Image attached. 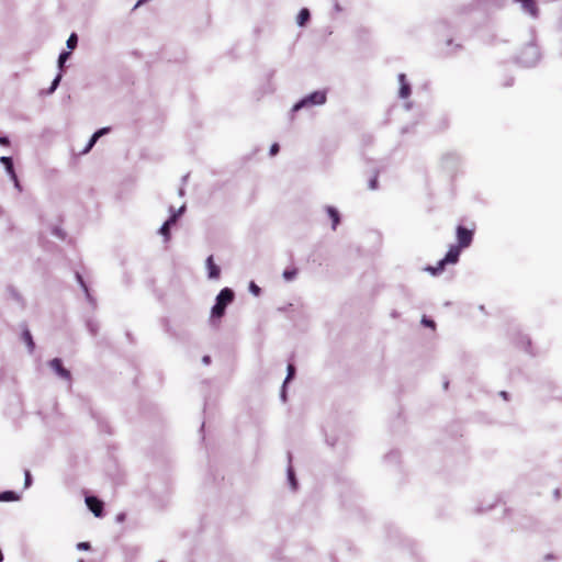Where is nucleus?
Listing matches in <instances>:
<instances>
[{
  "mask_svg": "<svg viewBox=\"0 0 562 562\" xmlns=\"http://www.w3.org/2000/svg\"><path fill=\"white\" fill-rule=\"evenodd\" d=\"M540 59V50L535 41H530L517 56V63L524 67H533Z\"/></svg>",
  "mask_w": 562,
  "mask_h": 562,
  "instance_id": "f257e3e1",
  "label": "nucleus"
},
{
  "mask_svg": "<svg viewBox=\"0 0 562 562\" xmlns=\"http://www.w3.org/2000/svg\"><path fill=\"white\" fill-rule=\"evenodd\" d=\"M234 291L229 288H224L216 296L214 306L212 307V317H222L225 314L226 306L234 300Z\"/></svg>",
  "mask_w": 562,
  "mask_h": 562,
  "instance_id": "f03ea898",
  "label": "nucleus"
},
{
  "mask_svg": "<svg viewBox=\"0 0 562 562\" xmlns=\"http://www.w3.org/2000/svg\"><path fill=\"white\" fill-rule=\"evenodd\" d=\"M326 100H327V95H326L325 90L314 91V92L305 95L304 98H302L299 102H296L293 105L292 111L297 112L301 109L312 108L315 105H323V104H325Z\"/></svg>",
  "mask_w": 562,
  "mask_h": 562,
  "instance_id": "7ed1b4c3",
  "label": "nucleus"
},
{
  "mask_svg": "<svg viewBox=\"0 0 562 562\" xmlns=\"http://www.w3.org/2000/svg\"><path fill=\"white\" fill-rule=\"evenodd\" d=\"M456 233H457V239H458L457 246H459L462 249L471 246V244L473 241V235H474L473 229H469L462 225H459V226H457Z\"/></svg>",
  "mask_w": 562,
  "mask_h": 562,
  "instance_id": "20e7f679",
  "label": "nucleus"
},
{
  "mask_svg": "<svg viewBox=\"0 0 562 562\" xmlns=\"http://www.w3.org/2000/svg\"><path fill=\"white\" fill-rule=\"evenodd\" d=\"M49 368L64 381L71 382V373L63 366L59 358H54L48 362Z\"/></svg>",
  "mask_w": 562,
  "mask_h": 562,
  "instance_id": "39448f33",
  "label": "nucleus"
},
{
  "mask_svg": "<svg viewBox=\"0 0 562 562\" xmlns=\"http://www.w3.org/2000/svg\"><path fill=\"white\" fill-rule=\"evenodd\" d=\"M86 504L95 517L103 516V502L100 501L97 496H86Z\"/></svg>",
  "mask_w": 562,
  "mask_h": 562,
  "instance_id": "423d86ee",
  "label": "nucleus"
},
{
  "mask_svg": "<svg viewBox=\"0 0 562 562\" xmlns=\"http://www.w3.org/2000/svg\"><path fill=\"white\" fill-rule=\"evenodd\" d=\"M520 3L521 9L525 13L531 15L532 18L538 16V7L535 0H515Z\"/></svg>",
  "mask_w": 562,
  "mask_h": 562,
  "instance_id": "0eeeda50",
  "label": "nucleus"
},
{
  "mask_svg": "<svg viewBox=\"0 0 562 562\" xmlns=\"http://www.w3.org/2000/svg\"><path fill=\"white\" fill-rule=\"evenodd\" d=\"M461 249L462 248L457 245H451L446 256L442 258L443 262H447L448 265L457 263L459 261Z\"/></svg>",
  "mask_w": 562,
  "mask_h": 562,
  "instance_id": "6e6552de",
  "label": "nucleus"
},
{
  "mask_svg": "<svg viewBox=\"0 0 562 562\" xmlns=\"http://www.w3.org/2000/svg\"><path fill=\"white\" fill-rule=\"evenodd\" d=\"M398 82H400V91L398 95L402 99H406L411 95V85L406 80L405 74L398 75Z\"/></svg>",
  "mask_w": 562,
  "mask_h": 562,
  "instance_id": "1a4fd4ad",
  "label": "nucleus"
},
{
  "mask_svg": "<svg viewBox=\"0 0 562 562\" xmlns=\"http://www.w3.org/2000/svg\"><path fill=\"white\" fill-rule=\"evenodd\" d=\"M207 274L210 279H217L221 273V269L213 261V256H209L206 259Z\"/></svg>",
  "mask_w": 562,
  "mask_h": 562,
  "instance_id": "9d476101",
  "label": "nucleus"
},
{
  "mask_svg": "<svg viewBox=\"0 0 562 562\" xmlns=\"http://www.w3.org/2000/svg\"><path fill=\"white\" fill-rule=\"evenodd\" d=\"M288 459H289V467H288V470H286V474H288V481L291 485V488L293 491H295L297 488V481H296V477H295V473H294V470L291 465V461H292V454L291 452H288Z\"/></svg>",
  "mask_w": 562,
  "mask_h": 562,
  "instance_id": "9b49d317",
  "label": "nucleus"
},
{
  "mask_svg": "<svg viewBox=\"0 0 562 562\" xmlns=\"http://www.w3.org/2000/svg\"><path fill=\"white\" fill-rule=\"evenodd\" d=\"M0 162L4 166L5 171L10 176L11 179H15V171L13 166V160L11 157L2 156L0 158Z\"/></svg>",
  "mask_w": 562,
  "mask_h": 562,
  "instance_id": "f8f14e48",
  "label": "nucleus"
},
{
  "mask_svg": "<svg viewBox=\"0 0 562 562\" xmlns=\"http://www.w3.org/2000/svg\"><path fill=\"white\" fill-rule=\"evenodd\" d=\"M326 211H327V214L331 218V222H333L331 228L336 229L337 225L340 222V214H339L338 210L335 209L334 206H327Z\"/></svg>",
  "mask_w": 562,
  "mask_h": 562,
  "instance_id": "ddd939ff",
  "label": "nucleus"
},
{
  "mask_svg": "<svg viewBox=\"0 0 562 562\" xmlns=\"http://www.w3.org/2000/svg\"><path fill=\"white\" fill-rule=\"evenodd\" d=\"M175 224V217H169L160 227L159 233L165 237L166 240L170 237V227Z\"/></svg>",
  "mask_w": 562,
  "mask_h": 562,
  "instance_id": "4468645a",
  "label": "nucleus"
},
{
  "mask_svg": "<svg viewBox=\"0 0 562 562\" xmlns=\"http://www.w3.org/2000/svg\"><path fill=\"white\" fill-rule=\"evenodd\" d=\"M76 279H77L78 283L80 284L81 289L83 290L87 300L90 303L94 304V299L91 296V294L89 292V289H88V285L86 284L82 276L79 272H76Z\"/></svg>",
  "mask_w": 562,
  "mask_h": 562,
  "instance_id": "2eb2a0df",
  "label": "nucleus"
},
{
  "mask_svg": "<svg viewBox=\"0 0 562 562\" xmlns=\"http://www.w3.org/2000/svg\"><path fill=\"white\" fill-rule=\"evenodd\" d=\"M310 18H311L310 10L306 8L301 9L297 14V19H296L297 25L304 26L308 22Z\"/></svg>",
  "mask_w": 562,
  "mask_h": 562,
  "instance_id": "dca6fc26",
  "label": "nucleus"
},
{
  "mask_svg": "<svg viewBox=\"0 0 562 562\" xmlns=\"http://www.w3.org/2000/svg\"><path fill=\"white\" fill-rule=\"evenodd\" d=\"M20 499V495L14 491H4L0 493V502H15Z\"/></svg>",
  "mask_w": 562,
  "mask_h": 562,
  "instance_id": "f3484780",
  "label": "nucleus"
},
{
  "mask_svg": "<svg viewBox=\"0 0 562 562\" xmlns=\"http://www.w3.org/2000/svg\"><path fill=\"white\" fill-rule=\"evenodd\" d=\"M22 339L24 340V342L26 344L27 348H29V351L30 352H33L34 349H35V344H34V340H33V337H32V334L31 331L26 328L23 330L22 333Z\"/></svg>",
  "mask_w": 562,
  "mask_h": 562,
  "instance_id": "a211bd4d",
  "label": "nucleus"
},
{
  "mask_svg": "<svg viewBox=\"0 0 562 562\" xmlns=\"http://www.w3.org/2000/svg\"><path fill=\"white\" fill-rule=\"evenodd\" d=\"M447 262H443V259L439 260L435 267H428L427 270L430 271L434 276L441 273L447 266Z\"/></svg>",
  "mask_w": 562,
  "mask_h": 562,
  "instance_id": "6ab92c4d",
  "label": "nucleus"
},
{
  "mask_svg": "<svg viewBox=\"0 0 562 562\" xmlns=\"http://www.w3.org/2000/svg\"><path fill=\"white\" fill-rule=\"evenodd\" d=\"M60 80H61V71H59L58 75L54 78V80L52 81V85L48 88V90L46 91V93L47 94H52L53 92H55V90L57 89Z\"/></svg>",
  "mask_w": 562,
  "mask_h": 562,
  "instance_id": "aec40b11",
  "label": "nucleus"
},
{
  "mask_svg": "<svg viewBox=\"0 0 562 562\" xmlns=\"http://www.w3.org/2000/svg\"><path fill=\"white\" fill-rule=\"evenodd\" d=\"M60 80H61V71H59L58 75L54 78V80L52 81V85L48 88V90L46 91V93L47 94H52L53 92H55V90L57 89Z\"/></svg>",
  "mask_w": 562,
  "mask_h": 562,
  "instance_id": "412c9836",
  "label": "nucleus"
},
{
  "mask_svg": "<svg viewBox=\"0 0 562 562\" xmlns=\"http://www.w3.org/2000/svg\"><path fill=\"white\" fill-rule=\"evenodd\" d=\"M286 371H288V373H286L285 380L283 382L284 385H286V383L289 381H291L294 378V375H295V367H294V364L293 363H289L288 368H286Z\"/></svg>",
  "mask_w": 562,
  "mask_h": 562,
  "instance_id": "4be33fe9",
  "label": "nucleus"
},
{
  "mask_svg": "<svg viewBox=\"0 0 562 562\" xmlns=\"http://www.w3.org/2000/svg\"><path fill=\"white\" fill-rule=\"evenodd\" d=\"M67 47L69 49H75L78 44V36L76 33H71L70 36L67 40Z\"/></svg>",
  "mask_w": 562,
  "mask_h": 562,
  "instance_id": "5701e85b",
  "label": "nucleus"
},
{
  "mask_svg": "<svg viewBox=\"0 0 562 562\" xmlns=\"http://www.w3.org/2000/svg\"><path fill=\"white\" fill-rule=\"evenodd\" d=\"M69 56H70V53L66 52V50H64V52H61L59 54V56H58V67H59L60 70H61L64 64L66 63V60L69 58Z\"/></svg>",
  "mask_w": 562,
  "mask_h": 562,
  "instance_id": "b1692460",
  "label": "nucleus"
},
{
  "mask_svg": "<svg viewBox=\"0 0 562 562\" xmlns=\"http://www.w3.org/2000/svg\"><path fill=\"white\" fill-rule=\"evenodd\" d=\"M296 274H297V270L296 269H286L283 272V278L286 281H292L296 277Z\"/></svg>",
  "mask_w": 562,
  "mask_h": 562,
  "instance_id": "393cba45",
  "label": "nucleus"
},
{
  "mask_svg": "<svg viewBox=\"0 0 562 562\" xmlns=\"http://www.w3.org/2000/svg\"><path fill=\"white\" fill-rule=\"evenodd\" d=\"M99 138H95V136L92 134V136L90 137L87 146L85 147V149L82 150V154H87L88 151L91 150V148L94 146V144L97 143Z\"/></svg>",
  "mask_w": 562,
  "mask_h": 562,
  "instance_id": "a878e982",
  "label": "nucleus"
},
{
  "mask_svg": "<svg viewBox=\"0 0 562 562\" xmlns=\"http://www.w3.org/2000/svg\"><path fill=\"white\" fill-rule=\"evenodd\" d=\"M249 291L255 296H258L261 293V289L254 281L249 283Z\"/></svg>",
  "mask_w": 562,
  "mask_h": 562,
  "instance_id": "bb28decb",
  "label": "nucleus"
},
{
  "mask_svg": "<svg viewBox=\"0 0 562 562\" xmlns=\"http://www.w3.org/2000/svg\"><path fill=\"white\" fill-rule=\"evenodd\" d=\"M24 476H25V479H24V487L29 488L32 485V482H33L31 472L29 470H25L24 471Z\"/></svg>",
  "mask_w": 562,
  "mask_h": 562,
  "instance_id": "cd10ccee",
  "label": "nucleus"
},
{
  "mask_svg": "<svg viewBox=\"0 0 562 562\" xmlns=\"http://www.w3.org/2000/svg\"><path fill=\"white\" fill-rule=\"evenodd\" d=\"M87 326L92 335H95L98 333L99 327L97 323L89 321L87 323Z\"/></svg>",
  "mask_w": 562,
  "mask_h": 562,
  "instance_id": "c85d7f7f",
  "label": "nucleus"
},
{
  "mask_svg": "<svg viewBox=\"0 0 562 562\" xmlns=\"http://www.w3.org/2000/svg\"><path fill=\"white\" fill-rule=\"evenodd\" d=\"M110 132V127H102L100 130H98L97 132L93 133V135L95 136V138H100L101 136L108 134Z\"/></svg>",
  "mask_w": 562,
  "mask_h": 562,
  "instance_id": "c756f323",
  "label": "nucleus"
},
{
  "mask_svg": "<svg viewBox=\"0 0 562 562\" xmlns=\"http://www.w3.org/2000/svg\"><path fill=\"white\" fill-rule=\"evenodd\" d=\"M422 323H423V325H425L427 327H431V328L435 327V322L430 318H427L426 316L423 317Z\"/></svg>",
  "mask_w": 562,
  "mask_h": 562,
  "instance_id": "7c9ffc66",
  "label": "nucleus"
},
{
  "mask_svg": "<svg viewBox=\"0 0 562 562\" xmlns=\"http://www.w3.org/2000/svg\"><path fill=\"white\" fill-rule=\"evenodd\" d=\"M369 188H370L371 190H375V189H378V177H376V176H374L372 179H370V181H369Z\"/></svg>",
  "mask_w": 562,
  "mask_h": 562,
  "instance_id": "2f4dec72",
  "label": "nucleus"
},
{
  "mask_svg": "<svg viewBox=\"0 0 562 562\" xmlns=\"http://www.w3.org/2000/svg\"><path fill=\"white\" fill-rule=\"evenodd\" d=\"M279 149H280L279 144H277V143L272 144L270 147V155L271 156L277 155L279 153Z\"/></svg>",
  "mask_w": 562,
  "mask_h": 562,
  "instance_id": "473e14b6",
  "label": "nucleus"
},
{
  "mask_svg": "<svg viewBox=\"0 0 562 562\" xmlns=\"http://www.w3.org/2000/svg\"><path fill=\"white\" fill-rule=\"evenodd\" d=\"M77 549L78 550H89L90 549V543L89 542H79L77 544Z\"/></svg>",
  "mask_w": 562,
  "mask_h": 562,
  "instance_id": "72a5a7b5",
  "label": "nucleus"
},
{
  "mask_svg": "<svg viewBox=\"0 0 562 562\" xmlns=\"http://www.w3.org/2000/svg\"><path fill=\"white\" fill-rule=\"evenodd\" d=\"M170 212H171V215L169 217H175V223L178 221V218L180 217V214L177 213V211H175V209L172 206H170Z\"/></svg>",
  "mask_w": 562,
  "mask_h": 562,
  "instance_id": "f704fd0d",
  "label": "nucleus"
},
{
  "mask_svg": "<svg viewBox=\"0 0 562 562\" xmlns=\"http://www.w3.org/2000/svg\"><path fill=\"white\" fill-rule=\"evenodd\" d=\"M9 138L7 136L0 137V145L8 146L9 145Z\"/></svg>",
  "mask_w": 562,
  "mask_h": 562,
  "instance_id": "c9c22d12",
  "label": "nucleus"
},
{
  "mask_svg": "<svg viewBox=\"0 0 562 562\" xmlns=\"http://www.w3.org/2000/svg\"><path fill=\"white\" fill-rule=\"evenodd\" d=\"M53 233H54V235H56L60 238H64V234H63L61 229L56 227V228H54Z\"/></svg>",
  "mask_w": 562,
  "mask_h": 562,
  "instance_id": "e433bc0d",
  "label": "nucleus"
},
{
  "mask_svg": "<svg viewBox=\"0 0 562 562\" xmlns=\"http://www.w3.org/2000/svg\"><path fill=\"white\" fill-rule=\"evenodd\" d=\"M125 517L126 515L124 513H120L117 516H116V521L117 522H122L125 520Z\"/></svg>",
  "mask_w": 562,
  "mask_h": 562,
  "instance_id": "4c0bfd02",
  "label": "nucleus"
},
{
  "mask_svg": "<svg viewBox=\"0 0 562 562\" xmlns=\"http://www.w3.org/2000/svg\"><path fill=\"white\" fill-rule=\"evenodd\" d=\"M202 362H203L204 364H206V366H207V364H210V363H211V357H210V356H204V357L202 358Z\"/></svg>",
  "mask_w": 562,
  "mask_h": 562,
  "instance_id": "58836bf2",
  "label": "nucleus"
},
{
  "mask_svg": "<svg viewBox=\"0 0 562 562\" xmlns=\"http://www.w3.org/2000/svg\"><path fill=\"white\" fill-rule=\"evenodd\" d=\"M281 398H282L283 402L286 400L285 385L284 384H283L282 391H281Z\"/></svg>",
  "mask_w": 562,
  "mask_h": 562,
  "instance_id": "ea45409f",
  "label": "nucleus"
},
{
  "mask_svg": "<svg viewBox=\"0 0 562 562\" xmlns=\"http://www.w3.org/2000/svg\"><path fill=\"white\" fill-rule=\"evenodd\" d=\"M11 180L14 182L15 188H18L19 190H21V187H20V182H19L18 176L15 175V179H11Z\"/></svg>",
  "mask_w": 562,
  "mask_h": 562,
  "instance_id": "a19ab883",
  "label": "nucleus"
},
{
  "mask_svg": "<svg viewBox=\"0 0 562 562\" xmlns=\"http://www.w3.org/2000/svg\"><path fill=\"white\" fill-rule=\"evenodd\" d=\"M11 180L14 182L15 188H18L19 190H21V187H20V182H19L18 176L15 175V179H11Z\"/></svg>",
  "mask_w": 562,
  "mask_h": 562,
  "instance_id": "79ce46f5",
  "label": "nucleus"
},
{
  "mask_svg": "<svg viewBox=\"0 0 562 562\" xmlns=\"http://www.w3.org/2000/svg\"><path fill=\"white\" fill-rule=\"evenodd\" d=\"M186 211V205H182L178 211L177 213L180 214V216L183 214V212Z\"/></svg>",
  "mask_w": 562,
  "mask_h": 562,
  "instance_id": "37998d69",
  "label": "nucleus"
},
{
  "mask_svg": "<svg viewBox=\"0 0 562 562\" xmlns=\"http://www.w3.org/2000/svg\"><path fill=\"white\" fill-rule=\"evenodd\" d=\"M559 32L562 37V18L560 19V22H559Z\"/></svg>",
  "mask_w": 562,
  "mask_h": 562,
  "instance_id": "c03bdc74",
  "label": "nucleus"
},
{
  "mask_svg": "<svg viewBox=\"0 0 562 562\" xmlns=\"http://www.w3.org/2000/svg\"><path fill=\"white\" fill-rule=\"evenodd\" d=\"M501 396H502V397H504L505 400H507V397H508V393H507V392H505V391H502V392H501Z\"/></svg>",
  "mask_w": 562,
  "mask_h": 562,
  "instance_id": "a18cd8bd",
  "label": "nucleus"
},
{
  "mask_svg": "<svg viewBox=\"0 0 562 562\" xmlns=\"http://www.w3.org/2000/svg\"><path fill=\"white\" fill-rule=\"evenodd\" d=\"M184 194V189L183 188H180L179 189V195H183Z\"/></svg>",
  "mask_w": 562,
  "mask_h": 562,
  "instance_id": "49530a36",
  "label": "nucleus"
},
{
  "mask_svg": "<svg viewBox=\"0 0 562 562\" xmlns=\"http://www.w3.org/2000/svg\"><path fill=\"white\" fill-rule=\"evenodd\" d=\"M335 9H336V11H340V7L338 3L335 4Z\"/></svg>",
  "mask_w": 562,
  "mask_h": 562,
  "instance_id": "de8ad7c7",
  "label": "nucleus"
},
{
  "mask_svg": "<svg viewBox=\"0 0 562 562\" xmlns=\"http://www.w3.org/2000/svg\"><path fill=\"white\" fill-rule=\"evenodd\" d=\"M512 85H513V80H510V81H508V82H506V83H505V86H506V87H509V86H512Z\"/></svg>",
  "mask_w": 562,
  "mask_h": 562,
  "instance_id": "09e8293b",
  "label": "nucleus"
},
{
  "mask_svg": "<svg viewBox=\"0 0 562 562\" xmlns=\"http://www.w3.org/2000/svg\"><path fill=\"white\" fill-rule=\"evenodd\" d=\"M559 494H560V491H559V490H555V491H554V495H555V497H559Z\"/></svg>",
  "mask_w": 562,
  "mask_h": 562,
  "instance_id": "8fccbe9b",
  "label": "nucleus"
},
{
  "mask_svg": "<svg viewBox=\"0 0 562 562\" xmlns=\"http://www.w3.org/2000/svg\"><path fill=\"white\" fill-rule=\"evenodd\" d=\"M485 510H486V509H482V508H477V509H476V512H477V513H483V512H485Z\"/></svg>",
  "mask_w": 562,
  "mask_h": 562,
  "instance_id": "3c124183",
  "label": "nucleus"
},
{
  "mask_svg": "<svg viewBox=\"0 0 562 562\" xmlns=\"http://www.w3.org/2000/svg\"><path fill=\"white\" fill-rule=\"evenodd\" d=\"M78 562H85V560H82V559H79V560H78Z\"/></svg>",
  "mask_w": 562,
  "mask_h": 562,
  "instance_id": "603ef678",
  "label": "nucleus"
}]
</instances>
